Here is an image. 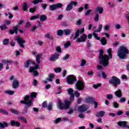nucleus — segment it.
I'll return each instance as SVG.
<instances>
[{"label": "nucleus", "instance_id": "f257e3e1", "mask_svg": "<svg viewBox=\"0 0 129 129\" xmlns=\"http://www.w3.org/2000/svg\"><path fill=\"white\" fill-rule=\"evenodd\" d=\"M67 91L69 95H70V101L66 100L64 101V103H63L60 99L58 100V107L60 110H67V109H69L71 103H72V102L74 101L75 95L73 93L74 90L72 88H70L67 90Z\"/></svg>", "mask_w": 129, "mask_h": 129}, {"label": "nucleus", "instance_id": "f03ea898", "mask_svg": "<svg viewBox=\"0 0 129 129\" xmlns=\"http://www.w3.org/2000/svg\"><path fill=\"white\" fill-rule=\"evenodd\" d=\"M104 52L102 49L100 50L99 55L98 57L99 63L104 66V67H106L109 65V59L112 58V52H111V48H109L107 50V54H104Z\"/></svg>", "mask_w": 129, "mask_h": 129}, {"label": "nucleus", "instance_id": "7ed1b4c3", "mask_svg": "<svg viewBox=\"0 0 129 129\" xmlns=\"http://www.w3.org/2000/svg\"><path fill=\"white\" fill-rule=\"evenodd\" d=\"M128 54V49L127 47L124 46H121L119 47L117 52V55L119 59L123 60L126 58V55Z\"/></svg>", "mask_w": 129, "mask_h": 129}, {"label": "nucleus", "instance_id": "20e7f679", "mask_svg": "<svg viewBox=\"0 0 129 129\" xmlns=\"http://www.w3.org/2000/svg\"><path fill=\"white\" fill-rule=\"evenodd\" d=\"M109 84H112L113 87L116 88L118 85H119L121 82H120V80L118 79V78L113 76L111 77V78L109 80Z\"/></svg>", "mask_w": 129, "mask_h": 129}, {"label": "nucleus", "instance_id": "39448f33", "mask_svg": "<svg viewBox=\"0 0 129 129\" xmlns=\"http://www.w3.org/2000/svg\"><path fill=\"white\" fill-rule=\"evenodd\" d=\"M76 88L80 91H82L85 88V83L83 81L79 80L76 84Z\"/></svg>", "mask_w": 129, "mask_h": 129}, {"label": "nucleus", "instance_id": "423d86ee", "mask_svg": "<svg viewBox=\"0 0 129 129\" xmlns=\"http://www.w3.org/2000/svg\"><path fill=\"white\" fill-rule=\"evenodd\" d=\"M75 81H77V79H76V77H75L74 75H70L67 77V82L69 85L74 84Z\"/></svg>", "mask_w": 129, "mask_h": 129}, {"label": "nucleus", "instance_id": "0eeeda50", "mask_svg": "<svg viewBox=\"0 0 129 129\" xmlns=\"http://www.w3.org/2000/svg\"><path fill=\"white\" fill-rule=\"evenodd\" d=\"M62 7L63 4L61 3H57L56 4L50 5L49 9L50 11L53 12V11H55V10H57V9H61Z\"/></svg>", "mask_w": 129, "mask_h": 129}, {"label": "nucleus", "instance_id": "6e6552de", "mask_svg": "<svg viewBox=\"0 0 129 129\" xmlns=\"http://www.w3.org/2000/svg\"><path fill=\"white\" fill-rule=\"evenodd\" d=\"M73 6L75 7L77 6V2L75 1H71V3L67 5L66 8L67 12H70V11L73 10Z\"/></svg>", "mask_w": 129, "mask_h": 129}, {"label": "nucleus", "instance_id": "1a4fd4ad", "mask_svg": "<svg viewBox=\"0 0 129 129\" xmlns=\"http://www.w3.org/2000/svg\"><path fill=\"white\" fill-rule=\"evenodd\" d=\"M16 38H17L16 41H17L19 46H20V47H21V48H25V45H24V44H25V43H26V41L23 40V39H22V38H21L19 36Z\"/></svg>", "mask_w": 129, "mask_h": 129}, {"label": "nucleus", "instance_id": "9d476101", "mask_svg": "<svg viewBox=\"0 0 129 129\" xmlns=\"http://www.w3.org/2000/svg\"><path fill=\"white\" fill-rule=\"evenodd\" d=\"M87 39V36L85 34H83L82 36H80V38H77L76 42L77 43H82L85 42Z\"/></svg>", "mask_w": 129, "mask_h": 129}, {"label": "nucleus", "instance_id": "9b49d317", "mask_svg": "<svg viewBox=\"0 0 129 129\" xmlns=\"http://www.w3.org/2000/svg\"><path fill=\"white\" fill-rule=\"evenodd\" d=\"M58 59H59V54L55 53L51 55L49 58V60H50L51 62H54L56 61V60H58Z\"/></svg>", "mask_w": 129, "mask_h": 129}, {"label": "nucleus", "instance_id": "f8f14e48", "mask_svg": "<svg viewBox=\"0 0 129 129\" xmlns=\"http://www.w3.org/2000/svg\"><path fill=\"white\" fill-rule=\"evenodd\" d=\"M18 30H19V25H16L13 27V30H10L9 33L11 35H14V34L18 35Z\"/></svg>", "mask_w": 129, "mask_h": 129}, {"label": "nucleus", "instance_id": "ddd939ff", "mask_svg": "<svg viewBox=\"0 0 129 129\" xmlns=\"http://www.w3.org/2000/svg\"><path fill=\"white\" fill-rule=\"evenodd\" d=\"M87 109H88V108L84 104L79 106L78 108V110L79 112H84V111H86Z\"/></svg>", "mask_w": 129, "mask_h": 129}, {"label": "nucleus", "instance_id": "4468645a", "mask_svg": "<svg viewBox=\"0 0 129 129\" xmlns=\"http://www.w3.org/2000/svg\"><path fill=\"white\" fill-rule=\"evenodd\" d=\"M10 124L12 126H17V127H20V126H21V123H20V122L14 120H11L10 121Z\"/></svg>", "mask_w": 129, "mask_h": 129}, {"label": "nucleus", "instance_id": "2eb2a0df", "mask_svg": "<svg viewBox=\"0 0 129 129\" xmlns=\"http://www.w3.org/2000/svg\"><path fill=\"white\" fill-rule=\"evenodd\" d=\"M19 85H20V82L18 80L14 79L13 82L12 83V87L14 89H17L18 87H19Z\"/></svg>", "mask_w": 129, "mask_h": 129}, {"label": "nucleus", "instance_id": "dca6fc26", "mask_svg": "<svg viewBox=\"0 0 129 129\" xmlns=\"http://www.w3.org/2000/svg\"><path fill=\"white\" fill-rule=\"evenodd\" d=\"M21 103L22 104H26L25 106H32V104H33V101L32 100H30L28 101V102L24 100H21L20 101Z\"/></svg>", "mask_w": 129, "mask_h": 129}, {"label": "nucleus", "instance_id": "f3484780", "mask_svg": "<svg viewBox=\"0 0 129 129\" xmlns=\"http://www.w3.org/2000/svg\"><path fill=\"white\" fill-rule=\"evenodd\" d=\"M3 63H9V64H15V65H18L19 62L17 61H13L12 59L9 60H3Z\"/></svg>", "mask_w": 129, "mask_h": 129}, {"label": "nucleus", "instance_id": "a211bd4d", "mask_svg": "<svg viewBox=\"0 0 129 129\" xmlns=\"http://www.w3.org/2000/svg\"><path fill=\"white\" fill-rule=\"evenodd\" d=\"M114 94L116 97L120 98L122 96V92L120 89H119L115 92Z\"/></svg>", "mask_w": 129, "mask_h": 129}, {"label": "nucleus", "instance_id": "6ab92c4d", "mask_svg": "<svg viewBox=\"0 0 129 129\" xmlns=\"http://www.w3.org/2000/svg\"><path fill=\"white\" fill-rule=\"evenodd\" d=\"M95 115L96 117H103L105 115V112L104 111L97 112Z\"/></svg>", "mask_w": 129, "mask_h": 129}, {"label": "nucleus", "instance_id": "aec40b11", "mask_svg": "<svg viewBox=\"0 0 129 129\" xmlns=\"http://www.w3.org/2000/svg\"><path fill=\"white\" fill-rule=\"evenodd\" d=\"M95 100V99L93 97H89L86 99V102L89 104H93V102H94Z\"/></svg>", "mask_w": 129, "mask_h": 129}, {"label": "nucleus", "instance_id": "412c9836", "mask_svg": "<svg viewBox=\"0 0 129 129\" xmlns=\"http://www.w3.org/2000/svg\"><path fill=\"white\" fill-rule=\"evenodd\" d=\"M98 12L100 15L103 13V8L101 7H98L95 9V13H96Z\"/></svg>", "mask_w": 129, "mask_h": 129}, {"label": "nucleus", "instance_id": "4be33fe9", "mask_svg": "<svg viewBox=\"0 0 129 129\" xmlns=\"http://www.w3.org/2000/svg\"><path fill=\"white\" fill-rule=\"evenodd\" d=\"M30 107H31V106H25L24 107L23 110L21 112L22 114H23V115H25V114H27V113H28V109H29V108Z\"/></svg>", "mask_w": 129, "mask_h": 129}, {"label": "nucleus", "instance_id": "5701e85b", "mask_svg": "<svg viewBox=\"0 0 129 129\" xmlns=\"http://www.w3.org/2000/svg\"><path fill=\"white\" fill-rule=\"evenodd\" d=\"M9 126V123L6 121H3V122H0V128H5V127H8Z\"/></svg>", "mask_w": 129, "mask_h": 129}, {"label": "nucleus", "instance_id": "b1692460", "mask_svg": "<svg viewBox=\"0 0 129 129\" xmlns=\"http://www.w3.org/2000/svg\"><path fill=\"white\" fill-rule=\"evenodd\" d=\"M41 57H42V53H39L36 55V61L37 64H40L41 60L40 59H41Z\"/></svg>", "mask_w": 129, "mask_h": 129}, {"label": "nucleus", "instance_id": "393cba45", "mask_svg": "<svg viewBox=\"0 0 129 129\" xmlns=\"http://www.w3.org/2000/svg\"><path fill=\"white\" fill-rule=\"evenodd\" d=\"M72 32V29H63V34L66 35V36H68L71 34V32Z\"/></svg>", "mask_w": 129, "mask_h": 129}, {"label": "nucleus", "instance_id": "a878e982", "mask_svg": "<svg viewBox=\"0 0 129 129\" xmlns=\"http://www.w3.org/2000/svg\"><path fill=\"white\" fill-rule=\"evenodd\" d=\"M37 69H39V66L37 64H35L34 68H29V72L30 73H33V72H34V70H36Z\"/></svg>", "mask_w": 129, "mask_h": 129}, {"label": "nucleus", "instance_id": "bb28decb", "mask_svg": "<svg viewBox=\"0 0 129 129\" xmlns=\"http://www.w3.org/2000/svg\"><path fill=\"white\" fill-rule=\"evenodd\" d=\"M30 64H31V59L26 60V62L24 63V67L25 68H29Z\"/></svg>", "mask_w": 129, "mask_h": 129}, {"label": "nucleus", "instance_id": "cd10ccee", "mask_svg": "<svg viewBox=\"0 0 129 129\" xmlns=\"http://www.w3.org/2000/svg\"><path fill=\"white\" fill-rule=\"evenodd\" d=\"M100 42L103 46H104L107 44V40L105 38V37H102L100 40Z\"/></svg>", "mask_w": 129, "mask_h": 129}, {"label": "nucleus", "instance_id": "c85d7f7f", "mask_svg": "<svg viewBox=\"0 0 129 129\" xmlns=\"http://www.w3.org/2000/svg\"><path fill=\"white\" fill-rule=\"evenodd\" d=\"M10 111L11 112H12V113H13L14 114H16V115H19V114H20V112H19V111L14 108L10 109Z\"/></svg>", "mask_w": 129, "mask_h": 129}, {"label": "nucleus", "instance_id": "c756f323", "mask_svg": "<svg viewBox=\"0 0 129 129\" xmlns=\"http://www.w3.org/2000/svg\"><path fill=\"white\" fill-rule=\"evenodd\" d=\"M47 20V16L45 15H42L40 17V22H45Z\"/></svg>", "mask_w": 129, "mask_h": 129}, {"label": "nucleus", "instance_id": "7c9ffc66", "mask_svg": "<svg viewBox=\"0 0 129 129\" xmlns=\"http://www.w3.org/2000/svg\"><path fill=\"white\" fill-rule=\"evenodd\" d=\"M102 30V25L100 24L98 26V29L94 30V33H100Z\"/></svg>", "mask_w": 129, "mask_h": 129}, {"label": "nucleus", "instance_id": "2f4dec72", "mask_svg": "<svg viewBox=\"0 0 129 129\" xmlns=\"http://www.w3.org/2000/svg\"><path fill=\"white\" fill-rule=\"evenodd\" d=\"M22 9L24 12H27V11H28V4L27 3L25 2L23 3Z\"/></svg>", "mask_w": 129, "mask_h": 129}, {"label": "nucleus", "instance_id": "473e14b6", "mask_svg": "<svg viewBox=\"0 0 129 129\" xmlns=\"http://www.w3.org/2000/svg\"><path fill=\"white\" fill-rule=\"evenodd\" d=\"M80 35V30L78 29L76 32L75 37H74V40H76V39H77V38L79 37Z\"/></svg>", "mask_w": 129, "mask_h": 129}, {"label": "nucleus", "instance_id": "72a5a7b5", "mask_svg": "<svg viewBox=\"0 0 129 129\" xmlns=\"http://www.w3.org/2000/svg\"><path fill=\"white\" fill-rule=\"evenodd\" d=\"M63 34H64V30L59 29L57 32V35L59 37L63 36Z\"/></svg>", "mask_w": 129, "mask_h": 129}, {"label": "nucleus", "instance_id": "f704fd0d", "mask_svg": "<svg viewBox=\"0 0 129 129\" xmlns=\"http://www.w3.org/2000/svg\"><path fill=\"white\" fill-rule=\"evenodd\" d=\"M126 122V121H119L117 123V124L119 125V126L123 127Z\"/></svg>", "mask_w": 129, "mask_h": 129}, {"label": "nucleus", "instance_id": "c9c22d12", "mask_svg": "<svg viewBox=\"0 0 129 129\" xmlns=\"http://www.w3.org/2000/svg\"><path fill=\"white\" fill-rule=\"evenodd\" d=\"M36 11H37V7L36 6L29 9V12L31 13V14H34Z\"/></svg>", "mask_w": 129, "mask_h": 129}, {"label": "nucleus", "instance_id": "e433bc0d", "mask_svg": "<svg viewBox=\"0 0 129 129\" xmlns=\"http://www.w3.org/2000/svg\"><path fill=\"white\" fill-rule=\"evenodd\" d=\"M40 17V14H37L36 15L32 16L30 17V20L33 21V20H36V19H38Z\"/></svg>", "mask_w": 129, "mask_h": 129}, {"label": "nucleus", "instance_id": "4c0bfd02", "mask_svg": "<svg viewBox=\"0 0 129 129\" xmlns=\"http://www.w3.org/2000/svg\"><path fill=\"white\" fill-rule=\"evenodd\" d=\"M94 20L97 23V22H98V21H99V14H98V13L96 14V15H95Z\"/></svg>", "mask_w": 129, "mask_h": 129}, {"label": "nucleus", "instance_id": "58836bf2", "mask_svg": "<svg viewBox=\"0 0 129 129\" xmlns=\"http://www.w3.org/2000/svg\"><path fill=\"white\" fill-rule=\"evenodd\" d=\"M55 77V76L53 74H49V78L47 79V80L48 81H52L53 78Z\"/></svg>", "mask_w": 129, "mask_h": 129}, {"label": "nucleus", "instance_id": "ea45409f", "mask_svg": "<svg viewBox=\"0 0 129 129\" xmlns=\"http://www.w3.org/2000/svg\"><path fill=\"white\" fill-rule=\"evenodd\" d=\"M47 108L48 110H49V111L52 110V108H53V105L52 103H49L47 107Z\"/></svg>", "mask_w": 129, "mask_h": 129}, {"label": "nucleus", "instance_id": "a19ab883", "mask_svg": "<svg viewBox=\"0 0 129 129\" xmlns=\"http://www.w3.org/2000/svg\"><path fill=\"white\" fill-rule=\"evenodd\" d=\"M6 94H9V95H14V94H15V91L8 90L6 91Z\"/></svg>", "mask_w": 129, "mask_h": 129}, {"label": "nucleus", "instance_id": "79ce46f5", "mask_svg": "<svg viewBox=\"0 0 129 129\" xmlns=\"http://www.w3.org/2000/svg\"><path fill=\"white\" fill-rule=\"evenodd\" d=\"M62 71V69L61 68H56L54 69V72L56 73H61V72Z\"/></svg>", "mask_w": 129, "mask_h": 129}, {"label": "nucleus", "instance_id": "37998d69", "mask_svg": "<svg viewBox=\"0 0 129 129\" xmlns=\"http://www.w3.org/2000/svg\"><path fill=\"white\" fill-rule=\"evenodd\" d=\"M31 98H36L37 97V93L33 92L30 94Z\"/></svg>", "mask_w": 129, "mask_h": 129}, {"label": "nucleus", "instance_id": "c03bdc74", "mask_svg": "<svg viewBox=\"0 0 129 129\" xmlns=\"http://www.w3.org/2000/svg\"><path fill=\"white\" fill-rule=\"evenodd\" d=\"M93 35L94 36L95 39H96L98 40V41H99L100 40V37H98V34L95 33H93Z\"/></svg>", "mask_w": 129, "mask_h": 129}, {"label": "nucleus", "instance_id": "a18cd8bd", "mask_svg": "<svg viewBox=\"0 0 129 129\" xmlns=\"http://www.w3.org/2000/svg\"><path fill=\"white\" fill-rule=\"evenodd\" d=\"M39 3H43V0H34L32 2L33 5H37V4H39Z\"/></svg>", "mask_w": 129, "mask_h": 129}, {"label": "nucleus", "instance_id": "49530a36", "mask_svg": "<svg viewBox=\"0 0 129 129\" xmlns=\"http://www.w3.org/2000/svg\"><path fill=\"white\" fill-rule=\"evenodd\" d=\"M106 97L107 99H108L109 100H110L113 98V96H112V94H107L106 95Z\"/></svg>", "mask_w": 129, "mask_h": 129}, {"label": "nucleus", "instance_id": "de8ad7c7", "mask_svg": "<svg viewBox=\"0 0 129 129\" xmlns=\"http://www.w3.org/2000/svg\"><path fill=\"white\" fill-rule=\"evenodd\" d=\"M0 112L3 113V114H6V115H9V112L2 108H0Z\"/></svg>", "mask_w": 129, "mask_h": 129}, {"label": "nucleus", "instance_id": "09e8293b", "mask_svg": "<svg viewBox=\"0 0 129 129\" xmlns=\"http://www.w3.org/2000/svg\"><path fill=\"white\" fill-rule=\"evenodd\" d=\"M9 40L8 39H5L3 41V45H5V46H7L9 44Z\"/></svg>", "mask_w": 129, "mask_h": 129}, {"label": "nucleus", "instance_id": "8fccbe9b", "mask_svg": "<svg viewBox=\"0 0 129 129\" xmlns=\"http://www.w3.org/2000/svg\"><path fill=\"white\" fill-rule=\"evenodd\" d=\"M56 51L57 53H61L62 52V49H61V46H58L56 48Z\"/></svg>", "mask_w": 129, "mask_h": 129}, {"label": "nucleus", "instance_id": "3c124183", "mask_svg": "<svg viewBox=\"0 0 129 129\" xmlns=\"http://www.w3.org/2000/svg\"><path fill=\"white\" fill-rule=\"evenodd\" d=\"M0 29L2 31H4V30H6V29H8V27H7V26L6 25L4 24V25H3V26H2V25L0 26Z\"/></svg>", "mask_w": 129, "mask_h": 129}, {"label": "nucleus", "instance_id": "603ef678", "mask_svg": "<svg viewBox=\"0 0 129 129\" xmlns=\"http://www.w3.org/2000/svg\"><path fill=\"white\" fill-rule=\"evenodd\" d=\"M100 86H101V83L98 84L97 85L94 84L93 85V87L94 88H95V89H97V88H98V87H100Z\"/></svg>", "mask_w": 129, "mask_h": 129}, {"label": "nucleus", "instance_id": "864d4df0", "mask_svg": "<svg viewBox=\"0 0 129 129\" xmlns=\"http://www.w3.org/2000/svg\"><path fill=\"white\" fill-rule=\"evenodd\" d=\"M47 106H48V104L47 103V102L46 101H44L42 103V107H43L44 108H47Z\"/></svg>", "mask_w": 129, "mask_h": 129}, {"label": "nucleus", "instance_id": "5fc2aeb1", "mask_svg": "<svg viewBox=\"0 0 129 129\" xmlns=\"http://www.w3.org/2000/svg\"><path fill=\"white\" fill-rule=\"evenodd\" d=\"M71 45V42H70V41H68L67 43H64V48H68Z\"/></svg>", "mask_w": 129, "mask_h": 129}, {"label": "nucleus", "instance_id": "6e6d98bb", "mask_svg": "<svg viewBox=\"0 0 129 129\" xmlns=\"http://www.w3.org/2000/svg\"><path fill=\"white\" fill-rule=\"evenodd\" d=\"M33 73L32 74L33 76H34V77L36 76H38V75H39V73H38V71H35L34 70L33 72H32Z\"/></svg>", "mask_w": 129, "mask_h": 129}, {"label": "nucleus", "instance_id": "4d7b16f0", "mask_svg": "<svg viewBox=\"0 0 129 129\" xmlns=\"http://www.w3.org/2000/svg\"><path fill=\"white\" fill-rule=\"evenodd\" d=\"M61 118L59 117L56 118L55 120H54V123H55L56 124H57V123H59V122H60V121H61Z\"/></svg>", "mask_w": 129, "mask_h": 129}, {"label": "nucleus", "instance_id": "13d9d810", "mask_svg": "<svg viewBox=\"0 0 129 129\" xmlns=\"http://www.w3.org/2000/svg\"><path fill=\"white\" fill-rule=\"evenodd\" d=\"M29 99H30V96H29V95H26V96H25V97H24V100H25V101H26V102H29V100H29Z\"/></svg>", "mask_w": 129, "mask_h": 129}, {"label": "nucleus", "instance_id": "bf43d9fd", "mask_svg": "<svg viewBox=\"0 0 129 129\" xmlns=\"http://www.w3.org/2000/svg\"><path fill=\"white\" fill-rule=\"evenodd\" d=\"M126 101V99L124 97H123L120 99L119 102H120V103H123Z\"/></svg>", "mask_w": 129, "mask_h": 129}, {"label": "nucleus", "instance_id": "052dcab7", "mask_svg": "<svg viewBox=\"0 0 129 129\" xmlns=\"http://www.w3.org/2000/svg\"><path fill=\"white\" fill-rule=\"evenodd\" d=\"M113 106L114 107V108H118V103L116 102H114L113 103Z\"/></svg>", "mask_w": 129, "mask_h": 129}, {"label": "nucleus", "instance_id": "680f3d73", "mask_svg": "<svg viewBox=\"0 0 129 129\" xmlns=\"http://www.w3.org/2000/svg\"><path fill=\"white\" fill-rule=\"evenodd\" d=\"M69 57H70L69 54H67L64 56L63 57L62 59L63 61H66V60L69 58Z\"/></svg>", "mask_w": 129, "mask_h": 129}, {"label": "nucleus", "instance_id": "e2e57ef3", "mask_svg": "<svg viewBox=\"0 0 129 129\" xmlns=\"http://www.w3.org/2000/svg\"><path fill=\"white\" fill-rule=\"evenodd\" d=\"M20 119H21V120H22V121H23V122H24L25 123H27L28 122L27 119H26V118H25V117H20Z\"/></svg>", "mask_w": 129, "mask_h": 129}, {"label": "nucleus", "instance_id": "0e129e2a", "mask_svg": "<svg viewBox=\"0 0 129 129\" xmlns=\"http://www.w3.org/2000/svg\"><path fill=\"white\" fill-rule=\"evenodd\" d=\"M102 77L103 79H106V77H107V76L105 74L104 72H102Z\"/></svg>", "mask_w": 129, "mask_h": 129}, {"label": "nucleus", "instance_id": "69168bd1", "mask_svg": "<svg viewBox=\"0 0 129 129\" xmlns=\"http://www.w3.org/2000/svg\"><path fill=\"white\" fill-rule=\"evenodd\" d=\"M31 26H32L31 23H30V22H28L25 25V28H30Z\"/></svg>", "mask_w": 129, "mask_h": 129}, {"label": "nucleus", "instance_id": "338daca9", "mask_svg": "<svg viewBox=\"0 0 129 129\" xmlns=\"http://www.w3.org/2000/svg\"><path fill=\"white\" fill-rule=\"evenodd\" d=\"M41 7L42 8V9H43V10H46L47 8V4H41Z\"/></svg>", "mask_w": 129, "mask_h": 129}, {"label": "nucleus", "instance_id": "774afa93", "mask_svg": "<svg viewBox=\"0 0 129 129\" xmlns=\"http://www.w3.org/2000/svg\"><path fill=\"white\" fill-rule=\"evenodd\" d=\"M126 123H127V121H126V123H125L123 127L125 129H129V125L127 124Z\"/></svg>", "mask_w": 129, "mask_h": 129}]
</instances>
